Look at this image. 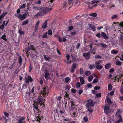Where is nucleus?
Wrapping results in <instances>:
<instances>
[{"instance_id":"nucleus-24","label":"nucleus","mask_w":123,"mask_h":123,"mask_svg":"<svg viewBox=\"0 0 123 123\" xmlns=\"http://www.w3.org/2000/svg\"><path fill=\"white\" fill-rule=\"evenodd\" d=\"M107 102L108 104L109 105H111L112 103L111 100L109 98H108L107 99Z\"/></svg>"},{"instance_id":"nucleus-49","label":"nucleus","mask_w":123,"mask_h":123,"mask_svg":"<svg viewBox=\"0 0 123 123\" xmlns=\"http://www.w3.org/2000/svg\"><path fill=\"white\" fill-rule=\"evenodd\" d=\"M47 33L46 32L42 36V37L43 38H47Z\"/></svg>"},{"instance_id":"nucleus-62","label":"nucleus","mask_w":123,"mask_h":123,"mask_svg":"<svg viewBox=\"0 0 123 123\" xmlns=\"http://www.w3.org/2000/svg\"><path fill=\"white\" fill-rule=\"evenodd\" d=\"M39 23H40V21H37V22L35 25V27H38Z\"/></svg>"},{"instance_id":"nucleus-8","label":"nucleus","mask_w":123,"mask_h":123,"mask_svg":"<svg viewBox=\"0 0 123 123\" xmlns=\"http://www.w3.org/2000/svg\"><path fill=\"white\" fill-rule=\"evenodd\" d=\"M101 36L104 39L106 40L108 38L106 34L104 32H101Z\"/></svg>"},{"instance_id":"nucleus-21","label":"nucleus","mask_w":123,"mask_h":123,"mask_svg":"<svg viewBox=\"0 0 123 123\" xmlns=\"http://www.w3.org/2000/svg\"><path fill=\"white\" fill-rule=\"evenodd\" d=\"M80 82L82 85L85 83V81L84 80L83 77H80Z\"/></svg>"},{"instance_id":"nucleus-27","label":"nucleus","mask_w":123,"mask_h":123,"mask_svg":"<svg viewBox=\"0 0 123 123\" xmlns=\"http://www.w3.org/2000/svg\"><path fill=\"white\" fill-rule=\"evenodd\" d=\"M18 62L20 64V66L22 65V58L21 56H20L19 59H18Z\"/></svg>"},{"instance_id":"nucleus-17","label":"nucleus","mask_w":123,"mask_h":123,"mask_svg":"<svg viewBox=\"0 0 123 123\" xmlns=\"http://www.w3.org/2000/svg\"><path fill=\"white\" fill-rule=\"evenodd\" d=\"M6 21L4 20L2 24L1 27H0V29L3 30L4 29V26Z\"/></svg>"},{"instance_id":"nucleus-22","label":"nucleus","mask_w":123,"mask_h":123,"mask_svg":"<svg viewBox=\"0 0 123 123\" xmlns=\"http://www.w3.org/2000/svg\"><path fill=\"white\" fill-rule=\"evenodd\" d=\"M44 102L42 103V104H40L39 105L40 107V109H44L45 107V105L44 104Z\"/></svg>"},{"instance_id":"nucleus-18","label":"nucleus","mask_w":123,"mask_h":123,"mask_svg":"<svg viewBox=\"0 0 123 123\" xmlns=\"http://www.w3.org/2000/svg\"><path fill=\"white\" fill-rule=\"evenodd\" d=\"M44 74V77H48L49 75V71L47 70H45Z\"/></svg>"},{"instance_id":"nucleus-40","label":"nucleus","mask_w":123,"mask_h":123,"mask_svg":"<svg viewBox=\"0 0 123 123\" xmlns=\"http://www.w3.org/2000/svg\"><path fill=\"white\" fill-rule=\"evenodd\" d=\"M87 108H88L87 110L89 112H93L92 109V108L91 107Z\"/></svg>"},{"instance_id":"nucleus-13","label":"nucleus","mask_w":123,"mask_h":123,"mask_svg":"<svg viewBox=\"0 0 123 123\" xmlns=\"http://www.w3.org/2000/svg\"><path fill=\"white\" fill-rule=\"evenodd\" d=\"M39 105L35 103L33 104V107L36 110H37L38 111H39L38 108H40Z\"/></svg>"},{"instance_id":"nucleus-59","label":"nucleus","mask_w":123,"mask_h":123,"mask_svg":"<svg viewBox=\"0 0 123 123\" xmlns=\"http://www.w3.org/2000/svg\"><path fill=\"white\" fill-rule=\"evenodd\" d=\"M100 87L95 86L94 87V89L95 90H98L99 89H100Z\"/></svg>"},{"instance_id":"nucleus-52","label":"nucleus","mask_w":123,"mask_h":123,"mask_svg":"<svg viewBox=\"0 0 123 123\" xmlns=\"http://www.w3.org/2000/svg\"><path fill=\"white\" fill-rule=\"evenodd\" d=\"M58 41L60 42H62V39L61 37L60 36H58Z\"/></svg>"},{"instance_id":"nucleus-7","label":"nucleus","mask_w":123,"mask_h":123,"mask_svg":"<svg viewBox=\"0 0 123 123\" xmlns=\"http://www.w3.org/2000/svg\"><path fill=\"white\" fill-rule=\"evenodd\" d=\"M90 52H88L87 53H83V56L86 60H88L90 59Z\"/></svg>"},{"instance_id":"nucleus-56","label":"nucleus","mask_w":123,"mask_h":123,"mask_svg":"<svg viewBox=\"0 0 123 123\" xmlns=\"http://www.w3.org/2000/svg\"><path fill=\"white\" fill-rule=\"evenodd\" d=\"M33 67L32 66L31 64L30 65L29 67V72H30L32 70V69Z\"/></svg>"},{"instance_id":"nucleus-46","label":"nucleus","mask_w":123,"mask_h":123,"mask_svg":"<svg viewBox=\"0 0 123 123\" xmlns=\"http://www.w3.org/2000/svg\"><path fill=\"white\" fill-rule=\"evenodd\" d=\"M85 74L86 76H89L91 74V72L89 71H87L85 73Z\"/></svg>"},{"instance_id":"nucleus-26","label":"nucleus","mask_w":123,"mask_h":123,"mask_svg":"<svg viewBox=\"0 0 123 123\" xmlns=\"http://www.w3.org/2000/svg\"><path fill=\"white\" fill-rule=\"evenodd\" d=\"M121 112V111L120 109H118L117 110L116 113V115L117 117H118V115H120L119 114Z\"/></svg>"},{"instance_id":"nucleus-63","label":"nucleus","mask_w":123,"mask_h":123,"mask_svg":"<svg viewBox=\"0 0 123 123\" xmlns=\"http://www.w3.org/2000/svg\"><path fill=\"white\" fill-rule=\"evenodd\" d=\"M96 36L97 37L100 38L101 36V34L100 33H98L96 35Z\"/></svg>"},{"instance_id":"nucleus-47","label":"nucleus","mask_w":123,"mask_h":123,"mask_svg":"<svg viewBox=\"0 0 123 123\" xmlns=\"http://www.w3.org/2000/svg\"><path fill=\"white\" fill-rule=\"evenodd\" d=\"M79 70L80 72V74L81 75L83 74L84 73V70L82 68H81Z\"/></svg>"},{"instance_id":"nucleus-57","label":"nucleus","mask_w":123,"mask_h":123,"mask_svg":"<svg viewBox=\"0 0 123 123\" xmlns=\"http://www.w3.org/2000/svg\"><path fill=\"white\" fill-rule=\"evenodd\" d=\"M46 91L45 90V89H43V91L42 92V94H43V95H45L46 94Z\"/></svg>"},{"instance_id":"nucleus-60","label":"nucleus","mask_w":123,"mask_h":123,"mask_svg":"<svg viewBox=\"0 0 123 123\" xmlns=\"http://www.w3.org/2000/svg\"><path fill=\"white\" fill-rule=\"evenodd\" d=\"M76 31H74L73 32H71L70 33V34L72 35L73 36H74L76 34Z\"/></svg>"},{"instance_id":"nucleus-35","label":"nucleus","mask_w":123,"mask_h":123,"mask_svg":"<svg viewBox=\"0 0 123 123\" xmlns=\"http://www.w3.org/2000/svg\"><path fill=\"white\" fill-rule=\"evenodd\" d=\"M118 15L117 14L113 15L112 17L111 18L112 19H116L117 18Z\"/></svg>"},{"instance_id":"nucleus-28","label":"nucleus","mask_w":123,"mask_h":123,"mask_svg":"<svg viewBox=\"0 0 123 123\" xmlns=\"http://www.w3.org/2000/svg\"><path fill=\"white\" fill-rule=\"evenodd\" d=\"M76 85L77 88V89H79V88L80 86H81V84L80 82H77L76 83Z\"/></svg>"},{"instance_id":"nucleus-38","label":"nucleus","mask_w":123,"mask_h":123,"mask_svg":"<svg viewBox=\"0 0 123 123\" xmlns=\"http://www.w3.org/2000/svg\"><path fill=\"white\" fill-rule=\"evenodd\" d=\"M112 88V86L110 84H109L108 85V89L110 90H111Z\"/></svg>"},{"instance_id":"nucleus-6","label":"nucleus","mask_w":123,"mask_h":123,"mask_svg":"<svg viewBox=\"0 0 123 123\" xmlns=\"http://www.w3.org/2000/svg\"><path fill=\"white\" fill-rule=\"evenodd\" d=\"M24 80L25 83L27 85L29 84V82H31L33 81L31 77H25Z\"/></svg>"},{"instance_id":"nucleus-58","label":"nucleus","mask_w":123,"mask_h":123,"mask_svg":"<svg viewBox=\"0 0 123 123\" xmlns=\"http://www.w3.org/2000/svg\"><path fill=\"white\" fill-rule=\"evenodd\" d=\"M73 115H72L73 117H76L77 116V114L75 112H74L72 113Z\"/></svg>"},{"instance_id":"nucleus-11","label":"nucleus","mask_w":123,"mask_h":123,"mask_svg":"<svg viewBox=\"0 0 123 123\" xmlns=\"http://www.w3.org/2000/svg\"><path fill=\"white\" fill-rule=\"evenodd\" d=\"M25 118L22 117H20L19 118L17 121L18 123H23V121L25 119Z\"/></svg>"},{"instance_id":"nucleus-61","label":"nucleus","mask_w":123,"mask_h":123,"mask_svg":"<svg viewBox=\"0 0 123 123\" xmlns=\"http://www.w3.org/2000/svg\"><path fill=\"white\" fill-rule=\"evenodd\" d=\"M76 67V65L75 63H73L72 65V68H75Z\"/></svg>"},{"instance_id":"nucleus-42","label":"nucleus","mask_w":123,"mask_h":123,"mask_svg":"<svg viewBox=\"0 0 123 123\" xmlns=\"http://www.w3.org/2000/svg\"><path fill=\"white\" fill-rule=\"evenodd\" d=\"M80 43H78L76 45V49L77 50L80 47Z\"/></svg>"},{"instance_id":"nucleus-4","label":"nucleus","mask_w":123,"mask_h":123,"mask_svg":"<svg viewBox=\"0 0 123 123\" xmlns=\"http://www.w3.org/2000/svg\"><path fill=\"white\" fill-rule=\"evenodd\" d=\"M44 99L42 98L41 96H38L36 101L35 103L39 105L44 102Z\"/></svg>"},{"instance_id":"nucleus-16","label":"nucleus","mask_w":123,"mask_h":123,"mask_svg":"<svg viewBox=\"0 0 123 123\" xmlns=\"http://www.w3.org/2000/svg\"><path fill=\"white\" fill-rule=\"evenodd\" d=\"M110 107L108 105H106L105 107L104 112H107L106 110H108L110 109Z\"/></svg>"},{"instance_id":"nucleus-9","label":"nucleus","mask_w":123,"mask_h":123,"mask_svg":"<svg viewBox=\"0 0 123 123\" xmlns=\"http://www.w3.org/2000/svg\"><path fill=\"white\" fill-rule=\"evenodd\" d=\"M96 45L97 46L101 45L102 47L103 48L105 49L106 48L108 47V45H107L101 43H100L99 44L98 43H97L96 44Z\"/></svg>"},{"instance_id":"nucleus-14","label":"nucleus","mask_w":123,"mask_h":123,"mask_svg":"<svg viewBox=\"0 0 123 123\" xmlns=\"http://www.w3.org/2000/svg\"><path fill=\"white\" fill-rule=\"evenodd\" d=\"M6 36L5 34L2 36L0 38L1 39H2L3 40L5 41H7V39L6 38Z\"/></svg>"},{"instance_id":"nucleus-23","label":"nucleus","mask_w":123,"mask_h":123,"mask_svg":"<svg viewBox=\"0 0 123 123\" xmlns=\"http://www.w3.org/2000/svg\"><path fill=\"white\" fill-rule=\"evenodd\" d=\"M42 14L41 13V12H39L35 15V17H37L40 16H43V15H42Z\"/></svg>"},{"instance_id":"nucleus-37","label":"nucleus","mask_w":123,"mask_h":123,"mask_svg":"<svg viewBox=\"0 0 123 123\" xmlns=\"http://www.w3.org/2000/svg\"><path fill=\"white\" fill-rule=\"evenodd\" d=\"M48 33L49 35H51L52 34V32L51 30H49L48 31Z\"/></svg>"},{"instance_id":"nucleus-32","label":"nucleus","mask_w":123,"mask_h":123,"mask_svg":"<svg viewBox=\"0 0 123 123\" xmlns=\"http://www.w3.org/2000/svg\"><path fill=\"white\" fill-rule=\"evenodd\" d=\"M29 22V21L28 20H26L23 21L22 23V25H26Z\"/></svg>"},{"instance_id":"nucleus-2","label":"nucleus","mask_w":123,"mask_h":123,"mask_svg":"<svg viewBox=\"0 0 123 123\" xmlns=\"http://www.w3.org/2000/svg\"><path fill=\"white\" fill-rule=\"evenodd\" d=\"M30 50H31L32 51H34L36 53L38 52L36 51L34 46L33 45H31L30 46V47L28 46L27 48H25V51L27 54H28V52Z\"/></svg>"},{"instance_id":"nucleus-10","label":"nucleus","mask_w":123,"mask_h":123,"mask_svg":"<svg viewBox=\"0 0 123 123\" xmlns=\"http://www.w3.org/2000/svg\"><path fill=\"white\" fill-rule=\"evenodd\" d=\"M47 20H46L43 23V25L42 26V28L43 29H45L47 27Z\"/></svg>"},{"instance_id":"nucleus-34","label":"nucleus","mask_w":123,"mask_h":123,"mask_svg":"<svg viewBox=\"0 0 123 123\" xmlns=\"http://www.w3.org/2000/svg\"><path fill=\"white\" fill-rule=\"evenodd\" d=\"M68 31H71L73 29V26L70 25L69 26H68Z\"/></svg>"},{"instance_id":"nucleus-36","label":"nucleus","mask_w":123,"mask_h":123,"mask_svg":"<svg viewBox=\"0 0 123 123\" xmlns=\"http://www.w3.org/2000/svg\"><path fill=\"white\" fill-rule=\"evenodd\" d=\"M43 57L45 59V60L46 61H49V57H47L46 56V55H44Z\"/></svg>"},{"instance_id":"nucleus-19","label":"nucleus","mask_w":123,"mask_h":123,"mask_svg":"<svg viewBox=\"0 0 123 123\" xmlns=\"http://www.w3.org/2000/svg\"><path fill=\"white\" fill-rule=\"evenodd\" d=\"M7 12H5L3 14H2L0 15V20H1L2 18H4L5 15L7 14Z\"/></svg>"},{"instance_id":"nucleus-48","label":"nucleus","mask_w":123,"mask_h":123,"mask_svg":"<svg viewBox=\"0 0 123 123\" xmlns=\"http://www.w3.org/2000/svg\"><path fill=\"white\" fill-rule=\"evenodd\" d=\"M14 64L13 63L11 65L9 68H8L10 70H12L13 68Z\"/></svg>"},{"instance_id":"nucleus-54","label":"nucleus","mask_w":123,"mask_h":123,"mask_svg":"<svg viewBox=\"0 0 123 123\" xmlns=\"http://www.w3.org/2000/svg\"><path fill=\"white\" fill-rule=\"evenodd\" d=\"M102 57L101 56H100L98 55H95V58L96 59V58H101Z\"/></svg>"},{"instance_id":"nucleus-43","label":"nucleus","mask_w":123,"mask_h":123,"mask_svg":"<svg viewBox=\"0 0 123 123\" xmlns=\"http://www.w3.org/2000/svg\"><path fill=\"white\" fill-rule=\"evenodd\" d=\"M91 28L92 29V31H95L96 30V27L93 25L92 26Z\"/></svg>"},{"instance_id":"nucleus-55","label":"nucleus","mask_w":123,"mask_h":123,"mask_svg":"<svg viewBox=\"0 0 123 123\" xmlns=\"http://www.w3.org/2000/svg\"><path fill=\"white\" fill-rule=\"evenodd\" d=\"M96 96L98 97H100L101 96V94L100 93H98L96 94Z\"/></svg>"},{"instance_id":"nucleus-39","label":"nucleus","mask_w":123,"mask_h":123,"mask_svg":"<svg viewBox=\"0 0 123 123\" xmlns=\"http://www.w3.org/2000/svg\"><path fill=\"white\" fill-rule=\"evenodd\" d=\"M95 49L94 48L93 49H90V52L91 53H92L93 54H95Z\"/></svg>"},{"instance_id":"nucleus-1","label":"nucleus","mask_w":123,"mask_h":123,"mask_svg":"<svg viewBox=\"0 0 123 123\" xmlns=\"http://www.w3.org/2000/svg\"><path fill=\"white\" fill-rule=\"evenodd\" d=\"M52 8H49L48 7H41L40 11L41 13L42 14V15H44L48 12H49L52 9Z\"/></svg>"},{"instance_id":"nucleus-5","label":"nucleus","mask_w":123,"mask_h":123,"mask_svg":"<svg viewBox=\"0 0 123 123\" xmlns=\"http://www.w3.org/2000/svg\"><path fill=\"white\" fill-rule=\"evenodd\" d=\"M87 102V103L86 105V107H89L91 106L92 107L94 106V103L92 100L90 99L88 100Z\"/></svg>"},{"instance_id":"nucleus-25","label":"nucleus","mask_w":123,"mask_h":123,"mask_svg":"<svg viewBox=\"0 0 123 123\" xmlns=\"http://www.w3.org/2000/svg\"><path fill=\"white\" fill-rule=\"evenodd\" d=\"M19 71V70L18 69H16L15 70L14 72V74L17 76L18 75V73Z\"/></svg>"},{"instance_id":"nucleus-33","label":"nucleus","mask_w":123,"mask_h":123,"mask_svg":"<svg viewBox=\"0 0 123 123\" xmlns=\"http://www.w3.org/2000/svg\"><path fill=\"white\" fill-rule=\"evenodd\" d=\"M89 15L90 16H92L93 17H94L97 16V14L96 13H93L90 14Z\"/></svg>"},{"instance_id":"nucleus-20","label":"nucleus","mask_w":123,"mask_h":123,"mask_svg":"<svg viewBox=\"0 0 123 123\" xmlns=\"http://www.w3.org/2000/svg\"><path fill=\"white\" fill-rule=\"evenodd\" d=\"M95 65V64H93L90 65L89 66V68L90 69L92 70L93 69L96 67Z\"/></svg>"},{"instance_id":"nucleus-15","label":"nucleus","mask_w":123,"mask_h":123,"mask_svg":"<svg viewBox=\"0 0 123 123\" xmlns=\"http://www.w3.org/2000/svg\"><path fill=\"white\" fill-rule=\"evenodd\" d=\"M111 67V65L110 63L107 64L105 66V68L106 69H109Z\"/></svg>"},{"instance_id":"nucleus-3","label":"nucleus","mask_w":123,"mask_h":123,"mask_svg":"<svg viewBox=\"0 0 123 123\" xmlns=\"http://www.w3.org/2000/svg\"><path fill=\"white\" fill-rule=\"evenodd\" d=\"M14 16L16 17H18L20 18L21 21L24 20L27 16V14L26 13H25L22 15L21 14H15Z\"/></svg>"},{"instance_id":"nucleus-45","label":"nucleus","mask_w":123,"mask_h":123,"mask_svg":"<svg viewBox=\"0 0 123 123\" xmlns=\"http://www.w3.org/2000/svg\"><path fill=\"white\" fill-rule=\"evenodd\" d=\"M96 68L97 69L100 70L101 69V65L96 66Z\"/></svg>"},{"instance_id":"nucleus-41","label":"nucleus","mask_w":123,"mask_h":123,"mask_svg":"<svg viewBox=\"0 0 123 123\" xmlns=\"http://www.w3.org/2000/svg\"><path fill=\"white\" fill-rule=\"evenodd\" d=\"M101 60L98 61L97 62H96L95 63L96 65V66L99 65V64L101 63Z\"/></svg>"},{"instance_id":"nucleus-29","label":"nucleus","mask_w":123,"mask_h":123,"mask_svg":"<svg viewBox=\"0 0 123 123\" xmlns=\"http://www.w3.org/2000/svg\"><path fill=\"white\" fill-rule=\"evenodd\" d=\"M116 65L118 66H120L122 64V62L120 61H118L116 62Z\"/></svg>"},{"instance_id":"nucleus-64","label":"nucleus","mask_w":123,"mask_h":123,"mask_svg":"<svg viewBox=\"0 0 123 123\" xmlns=\"http://www.w3.org/2000/svg\"><path fill=\"white\" fill-rule=\"evenodd\" d=\"M119 25L120 27H122L123 29V21L121 22L120 23H119Z\"/></svg>"},{"instance_id":"nucleus-50","label":"nucleus","mask_w":123,"mask_h":123,"mask_svg":"<svg viewBox=\"0 0 123 123\" xmlns=\"http://www.w3.org/2000/svg\"><path fill=\"white\" fill-rule=\"evenodd\" d=\"M65 81L66 83H68L70 80L69 77H66L65 79Z\"/></svg>"},{"instance_id":"nucleus-44","label":"nucleus","mask_w":123,"mask_h":123,"mask_svg":"<svg viewBox=\"0 0 123 123\" xmlns=\"http://www.w3.org/2000/svg\"><path fill=\"white\" fill-rule=\"evenodd\" d=\"M83 119L85 122H87L88 121L87 116H85L84 117Z\"/></svg>"},{"instance_id":"nucleus-31","label":"nucleus","mask_w":123,"mask_h":123,"mask_svg":"<svg viewBox=\"0 0 123 123\" xmlns=\"http://www.w3.org/2000/svg\"><path fill=\"white\" fill-rule=\"evenodd\" d=\"M41 6H40L39 7H38L37 6H34L33 7V8L36 10H39L40 11L41 10L40 9Z\"/></svg>"},{"instance_id":"nucleus-12","label":"nucleus","mask_w":123,"mask_h":123,"mask_svg":"<svg viewBox=\"0 0 123 123\" xmlns=\"http://www.w3.org/2000/svg\"><path fill=\"white\" fill-rule=\"evenodd\" d=\"M118 118L119 119L118 120L116 121L115 123H119L122 121V117L121 115H118Z\"/></svg>"},{"instance_id":"nucleus-30","label":"nucleus","mask_w":123,"mask_h":123,"mask_svg":"<svg viewBox=\"0 0 123 123\" xmlns=\"http://www.w3.org/2000/svg\"><path fill=\"white\" fill-rule=\"evenodd\" d=\"M117 50H112L111 51V53L112 54H116L118 53Z\"/></svg>"},{"instance_id":"nucleus-51","label":"nucleus","mask_w":123,"mask_h":123,"mask_svg":"<svg viewBox=\"0 0 123 123\" xmlns=\"http://www.w3.org/2000/svg\"><path fill=\"white\" fill-rule=\"evenodd\" d=\"M18 33L21 35H22L24 34V31H22L20 30H19L18 31Z\"/></svg>"},{"instance_id":"nucleus-53","label":"nucleus","mask_w":123,"mask_h":123,"mask_svg":"<svg viewBox=\"0 0 123 123\" xmlns=\"http://www.w3.org/2000/svg\"><path fill=\"white\" fill-rule=\"evenodd\" d=\"M87 86L89 88H91L92 87V85L90 84H87Z\"/></svg>"}]
</instances>
